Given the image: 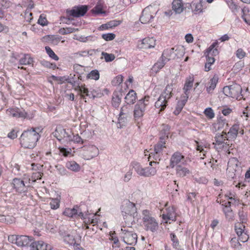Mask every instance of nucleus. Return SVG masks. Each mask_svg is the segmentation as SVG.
I'll return each mask as SVG.
<instances>
[{"label": "nucleus", "instance_id": "nucleus-41", "mask_svg": "<svg viewBox=\"0 0 250 250\" xmlns=\"http://www.w3.org/2000/svg\"><path fill=\"white\" fill-rule=\"evenodd\" d=\"M245 226L243 223H238L235 225L234 229L236 234H242L244 233L246 234V232H245Z\"/></svg>", "mask_w": 250, "mask_h": 250}, {"label": "nucleus", "instance_id": "nucleus-33", "mask_svg": "<svg viewBox=\"0 0 250 250\" xmlns=\"http://www.w3.org/2000/svg\"><path fill=\"white\" fill-rule=\"evenodd\" d=\"M122 97V94L118 92H114L113 94L112 99V104L113 106L117 107L119 106Z\"/></svg>", "mask_w": 250, "mask_h": 250}, {"label": "nucleus", "instance_id": "nucleus-15", "mask_svg": "<svg viewBox=\"0 0 250 250\" xmlns=\"http://www.w3.org/2000/svg\"><path fill=\"white\" fill-rule=\"evenodd\" d=\"M87 7L85 5H80L74 7L72 9L67 11L70 16L74 17H80L83 16L87 11Z\"/></svg>", "mask_w": 250, "mask_h": 250}, {"label": "nucleus", "instance_id": "nucleus-45", "mask_svg": "<svg viewBox=\"0 0 250 250\" xmlns=\"http://www.w3.org/2000/svg\"><path fill=\"white\" fill-rule=\"evenodd\" d=\"M121 21H120L113 20L108 22L106 24H103L101 26V27L104 29H108L113 27H115L119 25Z\"/></svg>", "mask_w": 250, "mask_h": 250}, {"label": "nucleus", "instance_id": "nucleus-23", "mask_svg": "<svg viewBox=\"0 0 250 250\" xmlns=\"http://www.w3.org/2000/svg\"><path fill=\"white\" fill-rule=\"evenodd\" d=\"M84 149L86 151V154L87 156V159H90L95 157L99 154L98 148L96 146L93 145H89L84 147Z\"/></svg>", "mask_w": 250, "mask_h": 250}, {"label": "nucleus", "instance_id": "nucleus-52", "mask_svg": "<svg viewBox=\"0 0 250 250\" xmlns=\"http://www.w3.org/2000/svg\"><path fill=\"white\" fill-rule=\"evenodd\" d=\"M123 81V77L121 75H119L116 76L114 79L112 81V84L114 86L119 85L121 83H122Z\"/></svg>", "mask_w": 250, "mask_h": 250}, {"label": "nucleus", "instance_id": "nucleus-46", "mask_svg": "<svg viewBox=\"0 0 250 250\" xmlns=\"http://www.w3.org/2000/svg\"><path fill=\"white\" fill-rule=\"evenodd\" d=\"M227 3L228 6L233 13H236L238 11L239 9V6L235 3L232 0H227Z\"/></svg>", "mask_w": 250, "mask_h": 250}, {"label": "nucleus", "instance_id": "nucleus-13", "mask_svg": "<svg viewBox=\"0 0 250 250\" xmlns=\"http://www.w3.org/2000/svg\"><path fill=\"white\" fill-rule=\"evenodd\" d=\"M160 141L155 146L153 152H151L149 154V157H153L156 160H160L161 156L163 155V150L165 146V142L164 138L160 137Z\"/></svg>", "mask_w": 250, "mask_h": 250}, {"label": "nucleus", "instance_id": "nucleus-21", "mask_svg": "<svg viewBox=\"0 0 250 250\" xmlns=\"http://www.w3.org/2000/svg\"><path fill=\"white\" fill-rule=\"evenodd\" d=\"M185 157L180 152L177 151L174 152L171 156L170 160V166L173 168L175 166L178 165L180 162L184 161Z\"/></svg>", "mask_w": 250, "mask_h": 250}, {"label": "nucleus", "instance_id": "nucleus-29", "mask_svg": "<svg viewBox=\"0 0 250 250\" xmlns=\"http://www.w3.org/2000/svg\"><path fill=\"white\" fill-rule=\"evenodd\" d=\"M172 4V10L175 14H180L183 11L182 0H173Z\"/></svg>", "mask_w": 250, "mask_h": 250}, {"label": "nucleus", "instance_id": "nucleus-20", "mask_svg": "<svg viewBox=\"0 0 250 250\" xmlns=\"http://www.w3.org/2000/svg\"><path fill=\"white\" fill-rule=\"evenodd\" d=\"M31 250H52V247L45 244L43 241L33 242L30 245Z\"/></svg>", "mask_w": 250, "mask_h": 250}, {"label": "nucleus", "instance_id": "nucleus-47", "mask_svg": "<svg viewBox=\"0 0 250 250\" xmlns=\"http://www.w3.org/2000/svg\"><path fill=\"white\" fill-rule=\"evenodd\" d=\"M132 166L133 168L135 170L137 173L140 176H142L143 169L142 166L139 163L136 162L132 163Z\"/></svg>", "mask_w": 250, "mask_h": 250}, {"label": "nucleus", "instance_id": "nucleus-36", "mask_svg": "<svg viewBox=\"0 0 250 250\" xmlns=\"http://www.w3.org/2000/svg\"><path fill=\"white\" fill-rule=\"evenodd\" d=\"M65 167L69 170L78 172L80 169V165L75 161H68L65 164Z\"/></svg>", "mask_w": 250, "mask_h": 250}, {"label": "nucleus", "instance_id": "nucleus-17", "mask_svg": "<svg viewBox=\"0 0 250 250\" xmlns=\"http://www.w3.org/2000/svg\"><path fill=\"white\" fill-rule=\"evenodd\" d=\"M158 164V162L154 161L149 162V167H143L142 176L150 177L155 175L157 172L156 166Z\"/></svg>", "mask_w": 250, "mask_h": 250}, {"label": "nucleus", "instance_id": "nucleus-14", "mask_svg": "<svg viewBox=\"0 0 250 250\" xmlns=\"http://www.w3.org/2000/svg\"><path fill=\"white\" fill-rule=\"evenodd\" d=\"M12 184L15 190L20 193L26 192L28 190L29 185H26L24 181L20 178L13 179Z\"/></svg>", "mask_w": 250, "mask_h": 250}, {"label": "nucleus", "instance_id": "nucleus-37", "mask_svg": "<svg viewBox=\"0 0 250 250\" xmlns=\"http://www.w3.org/2000/svg\"><path fill=\"white\" fill-rule=\"evenodd\" d=\"M51 201L49 203L51 208L56 209L60 207L61 196L59 195L56 198H51Z\"/></svg>", "mask_w": 250, "mask_h": 250}, {"label": "nucleus", "instance_id": "nucleus-54", "mask_svg": "<svg viewBox=\"0 0 250 250\" xmlns=\"http://www.w3.org/2000/svg\"><path fill=\"white\" fill-rule=\"evenodd\" d=\"M91 52H94V50H89L88 51H80L74 54L76 57H85L88 56V53Z\"/></svg>", "mask_w": 250, "mask_h": 250}, {"label": "nucleus", "instance_id": "nucleus-44", "mask_svg": "<svg viewBox=\"0 0 250 250\" xmlns=\"http://www.w3.org/2000/svg\"><path fill=\"white\" fill-rule=\"evenodd\" d=\"M197 194L195 192H189L187 194V201L189 202L193 206H195L196 203V198Z\"/></svg>", "mask_w": 250, "mask_h": 250}, {"label": "nucleus", "instance_id": "nucleus-42", "mask_svg": "<svg viewBox=\"0 0 250 250\" xmlns=\"http://www.w3.org/2000/svg\"><path fill=\"white\" fill-rule=\"evenodd\" d=\"M86 78L87 79H90L96 81L98 80L100 78V73L96 69L92 70L87 75Z\"/></svg>", "mask_w": 250, "mask_h": 250}, {"label": "nucleus", "instance_id": "nucleus-43", "mask_svg": "<svg viewBox=\"0 0 250 250\" xmlns=\"http://www.w3.org/2000/svg\"><path fill=\"white\" fill-rule=\"evenodd\" d=\"M217 128L218 130L223 128L225 126H228L229 125L227 120L223 117H220L217 120Z\"/></svg>", "mask_w": 250, "mask_h": 250}, {"label": "nucleus", "instance_id": "nucleus-18", "mask_svg": "<svg viewBox=\"0 0 250 250\" xmlns=\"http://www.w3.org/2000/svg\"><path fill=\"white\" fill-rule=\"evenodd\" d=\"M166 51L163 52L161 57L157 61V62L153 65L151 70L152 71L157 73L166 64L167 62L169 61L170 59L166 57L165 55Z\"/></svg>", "mask_w": 250, "mask_h": 250}, {"label": "nucleus", "instance_id": "nucleus-11", "mask_svg": "<svg viewBox=\"0 0 250 250\" xmlns=\"http://www.w3.org/2000/svg\"><path fill=\"white\" fill-rule=\"evenodd\" d=\"M63 214L65 216L71 218H75L79 216L83 219H86L87 217L89 219L90 218L89 217L87 216V214L85 215L83 214L81 209L78 206H75L72 208H65Z\"/></svg>", "mask_w": 250, "mask_h": 250}, {"label": "nucleus", "instance_id": "nucleus-31", "mask_svg": "<svg viewBox=\"0 0 250 250\" xmlns=\"http://www.w3.org/2000/svg\"><path fill=\"white\" fill-rule=\"evenodd\" d=\"M239 129V125L234 124L230 127L229 131L227 133V135L231 139H235L237 136Z\"/></svg>", "mask_w": 250, "mask_h": 250}, {"label": "nucleus", "instance_id": "nucleus-8", "mask_svg": "<svg viewBox=\"0 0 250 250\" xmlns=\"http://www.w3.org/2000/svg\"><path fill=\"white\" fill-rule=\"evenodd\" d=\"M158 11V10L156 7L151 5L146 7L142 11L140 18V21L143 24L151 22Z\"/></svg>", "mask_w": 250, "mask_h": 250}, {"label": "nucleus", "instance_id": "nucleus-6", "mask_svg": "<svg viewBox=\"0 0 250 250\" xmlns=\"http://www.w3.org/2000/svg\"><path fill=\"white\" fill-rule=\"evenodd\" d=\"M143 224L147 231L155 232L158 229V223L147 210L143 211Z\"/></svg>", "mask_w": 250, "mask_h": 250}, {"label": "nucleus", "instance_id": "nucleus-4", "mask_svg": "<svg viewBox=\"0 0 250 250\" xmlns=\"http://www.w3.org/2000/svg\"><path fill=\"white\" fill-rule=\"evenodd\" d=\"M248 88L244 93H242V89L241 86L238 84L225 86L223 88V93L228 97L241 99L243 98L245 100V95L248 92Z\"/></svg>", "mask_w": 250, "mask_h": 250}, {"label": "nucleus", "instance_id": "nucleus-57", "mask_svg": "<svg viewBox=\"0 0 250 250\" xmlns=\"http://www.w3.org/2000/svg\"><path fill=\"white\" fill-rule=\"evenodd\" d=\"M109 239L113 241V244L114 245L112 246L113 247L119 248L120 247L119 239L117 237L114 235H110Z\"/></svg>", "mask_w": 250, "mask_h": 250}, {"label": "nucleus", "instance_id": "nucleus-24", "mask_svg": "<svg viewBox=\"0 0 250 250\" xmlns=\"http://www.w3.org/2000/svg\"><path fill=\"white\" fill-rule=\"evenodd\" d=\"M17 238V245L18 246H27L33 240L32 237L29 235H19Z\"/></svg>", "mask_w": 250, "mask_h": 250}, {"label": "nucleus", "instance_id": "nucleus-58", "mask_svg": "<svg viewBox=\"0 0 250 250\" xmlns=\"http://www.w3.org/2000/svg\"><path fill=\"white\" fill-rule=\"evenodd\" d=\"M238 215L239 216L240 220L241 221L242 223H244L247 221V213L244 212L243 210H239L238 212Z\"/></svg>", "mask_w": 250, "mask_h": 250}, {"label": "nucleus", "instance_id": "nucleus-19", "mask_svg": "<svg viewBox=\"0 0 250 250\" xmlns=\"http://www.w3.org/2000/svg\"><path fill=\"white\" fill-rule=\"evenodd\" d=\"M156 45V40L153 38H146L138 44V48L140 49H149L154 48Z\"/></svg>", "mask_w": 250, "mask_h": 250}, {"label": "nucleus", "instance_id": "nucleus-30", "mask_svg": "<svg viewBox=\"0 0 250 250\" xmlns=\"http://www.w3.org/2000/svg\"><path fill=\"white\" fill-rule=\"evenodd\" d=\"M182 99L178 102L177 106L176 107V109L174 111V113L175 115H178L181 111L185 104H186L188 99V96H183L182 97Z\"/></svg>", "mask_w": 250, "mask_h": 250}, {"label": "nucleus", "instance_id": "nucleus-32", "mask_svg": "<svg viewBox=\"0 0 250 250\" xmlns=\"http://www.w3.org/2000/svg\"><path fill=\"white\" fill-rule=\"evenodd\" d=\"M65 240H68L70 237L73 238L71 241H69V245H73L75 247L80 246V242L81 241V235H65Z\"/></svg>", "mask_w": 250, "mask_h": 250}, {"label": "nucleus", "instance_id": "nucleus-38", "mask_svg": "<svg viewBox=\"0 0 250 250\" xmlns=\"http://www.w3.org/2000/svg\"><path fill=\"white\" fill-rule=\"evenodd\" d=\"M33 62V59L29 55L24 54L23 57L20 60L19 62L21 65H29L32 64Z\"/></svg>", "mask_w": 250, "mask_h": 250}, {"label": "nucleus", "instance_id": "nucleus-12", "mask_svg": "<svg viewBox=\"0 0 250 250\" xmlns=\"http://www.w3.org/2000/svg\"><path fill=\"white\" fill-rule=\"evenodd\" d=\"M215 143H213L215 146H217V148L219 149L224 148L227 149L229 144L227 142L228 139L227 137V133L223 131L222 133H218L215 135L214 137Z\"/></svg>", "mask_w": 250, "mask_h": 250}, {"label": "nucleus", "instance_id": "nucleus-60", "mask_svg": "<svg viewBox=\"0 0 250 250\" xmlns=\"http://www.w3.org/2000/svg\"><path fill=\"white\" fill-rule=\"evenodd\" d=\"M72 140L71 141H73L75 143L81 144H83L84 143V141L78 134H76L75 135H72Z\"/></svg>", "mask_w": 250, "mask_h": 250}, {"label": "nucleus", "instance_id": "nucleus-34", "mask_svg": "<svg viewBox=\"0 0 250 250\" xmlns=\"http://www.w3.org/2000/svg\"><path fill=\"white\" fill-rule=\"evenodd\" d=\"M129 113V110L128 107L125 105L123 106L120 110L118 120L120 122H125V120L126 118Z\"/></svg>", "mask_w": 250, "mask_h": 250}, {"label": "nucleus", "instance_id": "nucleus-9", "mask_svg": "<svg viewBox=\"0 0 250 250\" xmlns=\"http://www.w3.org/2000/svg\"><path fill=\"white\" fill-rule=\"evenodd\" d=\"M186 7L190 9L194 14L202 13L207 8L206 0H193L191 3H186Z\"/></svg>", "mask_w": 250, "mask_h": 250}, {"label": "nucleus", "instance_id": "nucleus-16", "mask_svg": "<svg viewBox=\"0 0 250 250\" xmlns=\"http://www.w3.org/2000/svg\"><path fill=\"white\" fill-rule=\"evenodd\" d=\"M176 214L174 208L169 207L166 209V212H164L162 215V218L165 223H169L170 221H175L176 220Z\"/></svg>", "mask_w": 250, "mask_h": 250}, {"label": "nucleus", "instance_id": "nucleus-3", "mask_svg": "<svg viewBox=\"0 0 250 250\" xmlns=\"http://www.w3.org/2000/svg\"><path fill=\"white\" fill-rule=\"evenodd\" d=\"M149 99L150 97L149 96H146L144 98L139 100L135 105L134 118L138 124L142 120L146 109V106L149 104Z\"/></svg>", "mask_w": 250, "mask_h": 250}, {"label": "nucleus", "instance_id": "nucleus-53", "mask_svg": "<svg viewBox=\"0 0 250 250\" xmlns=\"http://www.w3.org/2000/svg\"><path fill=\"white\" fill-rule=\"evenodd\" d=\"M91 11L93 14L95 15H98L100 14L104 13V12L103 11L102 7L100 4H97L96 6H95L92 10Z\"/></svg>", "mask_w": 250, "mask_h": 250}, {"label": "nucleus", "instance_id": "nucleus-2", "mask_svg": "<svg viewBox=\"0 0 250 250\" xmlns=\"http://www.w3.org/2000/svg\"><path fill=\"white\" fill-rule=\"evenodd\" d=\"M173 85L168 84L155 102V106L159 109V112L164 110L167 105V101L172 96Z\"/></svg>", "mask_w": 250, "mask_h": 250}, {"label": "nucleus", "instance_id": "nucleus-10", "mask_svg": "<svg viewBox=\"0 0 250 250\" xmlns=\"http://www.w3.org/2000/svg\"><path fill=\"white\" fill-rule=\"evenodd\" d=\"M53 135L59 141L63 140L65 142H70L72 140V134L70 130H66L61 126H57Z\"/></svg>", "mask_w": 250, "mask_h": 250}, {"label": "nucleus", "instance_id": "nucleus-64", "mask_svg": "<svg viewBox=\"0 0 250 250\" xmlns=\"http://www.w3.org/2000/svg\"><path fill=\"white\" fill-rule=\"evenodd\" d=\"M236 55L237 58H238L240 59H242L245 56L246 53L242 48H239L236 51Z\"/></svg>", "mask_w": 250, "mask_h": 250}, {"label": "nucleus", "instance_id": "nucleus-1", "mask_svg": "<svg viewBox=\"0 0 250 250\" xmlns=\"http://www.w3.org/2000/svg\"><path fill=\"white\" fill-rule=\"evenodd\" d=\"M39 129V128H32L30 130L24 131L20 139L21 146L25 148H33L36 146V143L40 137L37 131V130Z\"/></svg>", "mask_w": 250, "mask_h": 250}, {"label": "nucleus", "instance_id": "nucleus-62", "mask_svg": "<svg viewBox=\"0 0 250 250\" xmlns=\"http://www.w3.org/2000/svg\"><path fill=\"white\" fill-rule=\"evenodd\" d=\"M90 98L95 99V98L101 97L102 95L101 93L99 92L98 90L92 89L90 90Z\"/></svg>", "mask_w": 250, "mask_h": 250}, {"label": "nucleus", "instance_id": "nucleus-39", "mask_svg": "<svg viewBox=\"0 0 250 250\" xmlns=\"http://www.w3.org/2000/svg\"><path fill=\"white\" fill-rule=\"evenodd\" d=\"M78 28H72L71 27L62 28L59 29V33L61 35H66L78 31Z\"/></svg>", "mask_w": 250, "mask_h": 250}, {"label": "nucleus", "instance_id": "nucleus-40", "mask_svg": "<svg viewBox=\"0 0 250 250\" xmlns=\"http://www.w3.org/2000/svg\"><path fill=\"white\" fill-rule=\"evenodd\" d=\"M15 218L10 215H0V221L7 224H10L15 222Z\"/></svg>", "mask_w": 250, "mask_h": 250}, {"label": "nucleus", "instance_id": "nucleus-22", "mask_svg": "<svg viewBox=\"0 0 250 250\" xmlns=\"http://www.w3.org/2000/svg\"><path fill=\"white\" fill-rule=\"evenodd\" d=\"M7 112L10 115L17 118H25L27 115L24 110L18 108L9 109Z\"/></svg>", "mask_w": 250, "mask_h": 250}, {"label": "nucleus", "instance_id": "nucleus-55", "mask_svg": "<svg viewBox=\"0 0 250 250\" xmlns=\"http://www.w3.org/2000/svg\"><path fill=\"white\" fill-rule=\"evenodd\" d=\"M102 37L106 41H110L115 39V35L113 33L103 34Z\"/></svg>", "mask_w": 250, "mask_h": 250}, {"label": "nucleus", "instance_id": "nucleus-49", "mask_svg": "<svg viewBox=\"0 0 250 250\" xmlns=\"http://www.w3.org/2000/svg\"><path fill=\"white\" fill-rule=\"evenodd\" d=\"M45 51L48 54V55L52 59L55 61L59 60V57L55 54L54 51L52 50V49L49 46H45Z\"/></svg>", "mask_w": 250, "mask_h": 250}, {"label": "nucleus", "instance_id": "nucleus-7", "mask_svg": "<svg viewBox=\"0 0 250 250\" xmlns=\"http://www.w3.org/2000/svg\"><path fill=\"white\" fill-rule=\"evenodd\" d=\"M122 213L124 219L133 221L137 215V208L135 205L129 201H126L122 206Z\"/></svg>", "mask_w": 250, "mask_h": 250}, {"label": "nucleus", "instance_id": "nucleus-25", "mask_svg": "<svg viewBox=\"0 0 250 250\" xmlns=\"http://www.w3.org/2000/svg\"><path fill=\"white\" fill-rule=\"evenodd\" d=\"M219 77L217 74H214L213 77L210 79L206 86V90L208 93H211L215 88L217 83L218 82Z\"/></svg>", "mask_w": 250, "mask_h": 250}, {"label": "nucleus", "instance_id": "nucleus-27", "mask_svg": "<svg viewBox=\"0 0 250 250\" xmlns=\"http://www.w3.org/2000/svg\"><path fill=\"white\" fill-rule=\"evenodd\" d=\"M75 89L78 90L81 93L80 97L83 100L85 99V96L91 98L90 94V90L89 91L88 89L85 87V84L80 86L79 83H78Z\"/></svg>", "mask_w": 250, "mask_h": 250}, {"label": "nucleus", "instance_id": "nucleus-48", "mask_svg": "<svg viewBox=\"0 0 250 250\" xmlns=\"http://www.w3.org/2000/svg\"><path fill=\"white\" fill-rule=\"evenodd\" d=\"M171 240L172 241V245L174 248L177 250H184V249L180 246L179 240L176 237V235H172Z\"/></svg>", "mask_w": 250, "mask_h": 250}, {"label": "nucleus", "instance_id": "nucleus-5", "mask_svg": "<svg viewBox=\"0 0 250 250\" xmlns=\"http://www.w3.org/2000/svg\"><path fill=\"white\" fill-rule=\"evenodd\" d=\"M242 171L241 167L238 159L236 158H231L228 163L227 173L229 178L233 179L239 177Z\"/></svg>", "mask_w": 250, "mask_h": 250}, {"label": "nucleus", "instance_id": "nucleus-28", "mask_svg": "<svg viewBox=\"0 0 250 250\" xmlns=\"http://www.w3.org/2000/svg\"><path fill=\"white\" fill-rule=\"evenodd\" d=\"M136 95V93L134 90H130L125 98V102L127 104H133L137 99Z\"/></svg>", "mask_w": 250, "mask_h": 250}, {"label": "nucleus", "instance_id": "nucleus-50", "mask_svg": "<svg viewBox=\"0 0 250 250\" xmlns=\"http://www.w3.org/2000/svg\"><path fill=\"white\" fill-rule=\"evenodd\" d=\"M102 55L104 57L106 62H111L115 58V56L114 54H108L106 52H103L102 53Z\"/></svg>", "mask_w": 250, "mask_h": 250}, {"label": "nucleus", "instance_id": "nucleus-59", "mask_svg": "<svg viewBox=\"0 0 250 250\" xmlns=\"http://www.w3.org/2000/svg\"><path fill=\"white\" fill-rule=\"evenodd\" d=\"M59 149L60 153H61L63 156L65 157L68 156L71 153V149L70 148L66 149L64 147H59Z\"/></svg>", "mask_w": 250, "mask_h": 250}, {"label": "nucleus", "instance_id": "nucleus-35", "mask_svg": "<svg viewBox=\"0 0 250 250\" xmlns=\"http://www.w3.org/2000/svg\"><path fill=\"white\" fill-rule=\"evenodd\" d=\"M193 83V79L192 78H189L187 79L186 83L183 88L184 95L188 96L189 92L188 91L192 88Z\"/></svg>", "mask_w": 250, "mask_h": 250}, {"label": "nucleus", "instance_id": "nucleus-51", "mask_svg": "<svg viewBox=\"0 0 250 250\" xmlns=\"http://www.w3.org/2000/svg\"><path fill=\"white\" fill-rule=\"evenodd\" d=\"M204 113L205 114L207 118L209 119H212L215 116V114L213 112V110L211 107L207 108L205 110Z\"/></svg>", "mask_w": 250, "mask_h": 250}, {"label": "nucleus", "instance_id": "nucleus-56", "mask_svg": "<svg viewBox=\"0 0 250 250\" xmlns=\"http://www.w3.org/2000/svg\"><path fill=\"white\" fill-rule=\"evenodd\" d=\"M42 64L47 68L55 69L56 67V65L54 63H51L47 61L43 60L41 62Z\"/></svg>", "mask_w": 250, "mask_h": 250}, {"label": "nucleus", "instance_id": "nucleus-63", "mask_svg": "<svg viewBox=\"0 0 250 250\" xmlns=\"http://www.w3.org/2000/svg\"><path fill=\"white\" fill-rule=\"evenodd\" d=\"M223 212L227 217L229 216L231 217L232 214V211L230 207H224L223 208Z\"/></svg>", "mask_w": 250, "mask_h": 250}, {"label": "nucleus", "instance_id": "nucleus-61", "mask_svg": "<svg viewBox=\"0 0 250 250\" xmlns=\"http://www.w3.org/2000/svg\"><path fill=\"white\" fill-rule=\"evenodd\" d=\"M47 21L46 18L42 14L38 19V23L42 26H45L47 24Z\"/></svg>", "mask_w": 250, "mask_h": 250}, {"label": "nucleus", "instance_id": "nucleus-26", "mask_svg": "<svg viewBox=\"0 0 250 250\" xmlns=\"http://www.w3.org/2000/svg\"><path fill=\"white\" fill-rule=\"evenodd\" d=\"M176 175L180 177H183L190 173V170L185 166L178 165L176 168Z\"/></svg>", "mask_w": 250, "mask_h": 250}]
</instances>
